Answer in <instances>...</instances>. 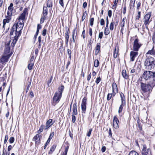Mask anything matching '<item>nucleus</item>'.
<instances>
[{"mask_svg": "<svg viewBox=\"0 0 155 155\" xmlns=\"http://www.w3.org/2000/svg\"><path fill=\"white\" fill-rule=\"evenodd\" d=\"M100 25H105V21L103 18H101L100 20Z\"/></svg>", "mask_w": 155, "mask_h": 155, "instance_id": "41", "label": "nucleus"}, {"mask_svg": "<svg viewBox=\"0 0 155 155\" xmlns=\"http://www.w3.org/2000/svg\"><path fill=\"white\" fill-rule=\"evenodd\" d=\"M140 87L142 91L144 93L148 92L149 93L152 89V86H154L155 85L154 84H146L142 82L140 83Z\"/></svg>", "mask_w": 155, "mask_h": 155, "instance_id": "5", "label": "nucleus"}, {"mask_svg": "<svg viewBox=\"0 0 155 155\" xmlns=\"http://www.w3.org/2000/svg\"><path fill=\"white\" fill-rule=\"evenodd\" d=\"M13 4L12 3H11L10 4V5L8 6V11H10L11 12H12L13 10Z\"/></svg>", "mask_w": 155, "mask_h": 155, "instance_id": "34", "label": "nucleus"}, {"mask_svg": "<svg viewBox=\"0 0 155 155\" xmlns=\"http://www.w3.org/2000/svg\"><path fill=\"white\" fill-rule=\"evenodd\" d=\"M112 97V94H108L107 96V99L108 101L110 100Z\"/></svg>", "mask_w": 155, "mask_h": 155, "instance_id": "43", "label": "nucleus"}, {"mask_svg": "<svg viewBox=\"0 0 155 155\" xmlns=\"http://www.w3.org/2000/svg\"><path fill=\"white\" fill-rule=\"evenodd\" d=\"M5 18L3 20V28H4L6 24V23H9L12 19V16H5Z\"/></svg>", "mask_w": 155, "mask_h": 155, "instance_id": "17", "label": "nucleus"}, {"mask_svg": "<svg viewBox=\"0 0 155 155\" xmlns=\"http://www.w3.org/2000/svg\"><path fill=\"white\" fill-rule=\"evenodd\" d=\"M75 115H74L72 114V122L73 123H74L76 121V117L75 116Z\"/></svg>", "mask_w": 155, "mask_h": 155, "instance_id": "51", "label": "nucleus"}, {"mask_svg": "<svg viewBox=\"0 0 155 155\" xmlns=\"http://www.w3.org/2000/svg\"><path fill=\"white\" fill-rule=\"evenodd\" d=\"M8 41L6 42L5 43V47L4 49V54L7 55L8 54L10 55V56L12 55V53H10V39L8 38Z\"/></svg>", "mask_w": 155, "mask_h": 155, "instance_id": "7", "label": "nucleus"}, {"mask_svg": "<svg viewBox=\"0 0 155 155\" xmlns=\"http://www.w3.org/2000/svg\"><path fill=\"white\" fill-rule=\"evenodd\" d=\"M108 16L110 18L112 15V11L110 10H109L108 11Z\"/></svg>", "mask_w": 155, "mask_h": 155, "instance_id": "55", "label": "nucleus"}, {"mask_svg": "<svg viewBox=\"0 0 155 155\" xmlns=\"http://www.w3.org/2000/svg\"><path fill=\"white\" fill-rule=\"evenodd\" d=\"M120 97L121 100V103H125V98L124 94L121 93H120Z\"/></svg>", "mask_w": 155, "mask_h": 155, "instance_id": "30", "label": "nucleus"}, {"mask_svg": "<svg viewBox=\"0 0 155 155\" xmlns=\"http://www.w3.org/2000/svg\"><path fill=\"white\" fill-rule=\"evenodd\" d=\"M115 23L114 22H112L111 23L110 25V29H113L114 28V25Z\"/></svg>", "mask_w": 155, "mask_h": 155, "instance_id": "46", "label": "nucleus"}, {"mask_svg": "<svg viewBox=\"0 0 155 155\" xmlns=\"http://www.w3.org/2000/svg\"><path fill=\"white\" fill-rule=\"evenodd\" d=\"M77 103H74L73 105V115H76L78 114L77 109Z\"/></svg>", "mask_w": 155, "mask_h": 155, "instance_id": "18", "label": "nucleus"}, {"mask_svg": "<svg viewBox=\"0 0 155 155\" xmlns=\"http://www.w3.org/2000/svg\"><path fill=\"white\" fill-rule=\"evenodd\" d=\"M86 11H85L83 13L82 17V18L81 20L82 21H83L84 19H85L86 15L85 14L86 13Z\"/></svg>", "mask_w": 155, "mask_h": 155, "instance_id": "45", "label": "nucleus"}, {"mask_svg": "<svg viewBox=\"0 0 155 155\" xmlns=\"http://www.w3.org/2000/svg\"><path fill=\"white\" fill-rule=\"evenodd\" d=\"M118 53V50L116 49V48H115L114 49V50L113 53V57L114 58H116L117 57Z\"/></svg>", "mask_w": 155, "mask_h": 155, "instance_id": "28", "label": "nucleus"}, {"mask_svg": "<svg viewBox=\"0 0 155 155\" xmlns=\"http://www.w3.org/2000/svg\"><path fill=\"white\" fill-rule=\"evenodd\" d=\"M146 54L154 55L155 54V51L153 47L151 50H149Z\"/></svg>", "mask_w": 155, "mask_h": 155, "instance_id": "26", "label": "nucleus"}, {"mask_svg": "<svg viewBox=\"0 0 155 155\" xmlns=\"http://www.w3.org/2000/svg\"><path fill=\"white\" fill-rule=\"evenodd\" d=\"M28 9L27 8H25L23 11V12L19 16L18 19L19 20H24L25 18L26 14L27 12Z\"/></svg>", "mask_w": 155, "mask_h": 155, "instance_id": "14", "label": "nucleus"}, {"mask_svg": "<svg viewBox=\"0 0 155 155\" xmlns=\"http://www.w3.org/2000/svg\"><path fill=\"white\" fill-rule=\"evenodd\" d=\"M92 130V129H90L89 130V131L87 133V136L88 137H89L90 136Z\"/></svg>", "mask_w": 155, "mask_h": 155, "instance_id": "49", "label": "nucleus"}, {"mask_svg": "<svg viewBox=\"0 0 155 155\" xmlns=\"http://www.w3.org/2000/svg\"><path fill=\"white\" fill-rule=\"evenodd\" d=\"M129 155H139L138 153L135 151L133 150L130 152Z\"/></svg>", "mask_w": 155, "mask_h": 155, "instance_id": "37", "label": "nucleus"}, {"mask_svg": "<svg viewBox=\"0 0 155 155\" xmlns=\"http://www.w3.org/2000/svg\"><path fill=\"white\" fill-rule=\"evenodd\" d=\"M126 12V7L125 5L124 6L123 10V13L124 14H125Z\"/></svg>", "mask_w": 155, "mask_h": 155, "instance_id": "62", "label": "nucleus"}, {"mask_svg": "<svg viewBox=\"0 0 155 155\" xmlns=\"http://www.w3.org/2000/svg\"><path fill=\"white\" fill-rule=\"evenodd\" d=\"M47 5L48 7H51L53 5V2L52 0H48L47 2Z\"/></svg>", "mask_w": 155, "mask_h": 155, "instance_id": "27", "label": "nucleus"}, {"mask_svg": "<svg viewBox=\"0 0 155 155\" xmlns=\"http://www.w3.org/2000/svg\"><path fill=\"white\" fill-rule=\"evenodd\" d=\"M34 63H31L29 64L28 65V68L29 70H31L32 69Z\"/></svg>", "mask_w": 155, "mask_h": 155, "instance_id": "38", "label": "nucleus"}, {"mask_svg": "<svg viewBox=\"0 0 155 155\" xmlns=\"http://www.w3.org/2000/svg\"><path fill=\"white\" fill-rule=\"evenodd\" d=\"M103 36V32H101L99 33V38H102Z\"/></svg>", "mask_w": 155, "mask_h": 155, "instance_id": "61", "label": "nucleus"}, {"mask_svg": "<svg viewBox=\"0 0 155 155\" xmlns=\"http://www.w3.org/2000/svg\"><path fill=\"white\" fill-rule=\"evenodd\" d=\"M68 54L69 56V58H70V60L71 59V51L70 49H68L67 50Z\"/></svg>", "mask_w": 155, "mask_h": 155, "instance_id": "42", "label": "nucleus"}, {"mask_svg": "<svg viewBox=\"0 0 155 155\" xmlns=\"http://www.w3.org/2000/svg\"><path fill=\"white\" fill-rule=\"evenodd\" d=\"M52 79V76H51L50 79L48 80V82H47V84L48 85V86H49V84L51 82V81Z\"/></svg>", "mask_w": 155, "mask_h": 155, "instance_id": "54", "label": "nucleus"}, {"mask_svg": "<svg viewBox=\"0 0 155 155\" xmlns=\"http://www.w3.org/2000/svg\"><path fill=\"white\" fill-rule=\"evenodd\" d=\"M46 33V30H43L42 31V35L44 36H45Z\"/></svg>", "mask_w": 155, "mask_h": 155, "instance_id": "64", "label": "nucleus"}, {"mask_svg": "<svg viewBox=\"0 0 155 155\" xmlns=\"http://www.w3.org/2000/svg\"><path fill=\"white\" fill-rule=\"evenodd\" d=\"M54 135V132H51L49 137L48 139L51 140V139L52 138Z\"/></svg>", "mask_w": 155, "mask_h": 155, "instance_id": "52", "label": "nucleus"}, {"mask_svg": "<svg viewBox=\"0 0 155 155\" xmlns=\"http://www.w3.org/2000/svg\"><path fill=\"white\" fill-rule=\"evenodd\" d=\"M94 21V18H91L90 20V25L91 26H92Z\"/></svg>", "mask_w": 155, "mask_h": 155, "instance_id": "40", "label": "nucleus"}, {"mask_svg": "<svg viewBox=\"0 0 155 155\" xmlns=\"http://www.w3.org/2000/svg\"><path fill=\"white\" fill-rule=\"evenodd\" d=\"M45 17L43 16H42L41 20H40V22L41 23H42L44 22V21L45 20Z\"/></svg>", "mask_w": 155, "mask_h": 155, "instance_id": "53", "label": "nucleus"}, {"mask_svg": "<svg viewBox=\"0 0 155 155\" xmlns=\"http://www.w3.org/2000/svg\"><path fill=\"white\" fill-rule=\"evenodd\" d=\"M126 103H121V104L120 105L119 107L118 112L119 114L120 115L123 109V107L125 105Z\"/></svg>", "mask_w": 155, "mask_h": 155, "instance_id": "21", "label": "nucleus"}, {"mask_svg": "<svg viewBox=\"0 0 155 155\" xmlns=\"http://www.w3.org/2000/svg\"><path fill=\"white\" fill-rule=\"evenodd\" d=\"M142 77L145 80L151 84L155 83V73L149 71H144L142 75Z\"/></svg>", "mask_w": 155, "mask_h": 155, "instance_id": "1", "label": "nucleus"}, {"mask_svg": "<svg viewBox=\"0 0 155 155\" xmlns=\"http://www.w3.org/2000/svg\"><path fill=\"white\" fill-rule=\"evenodd\" d=\"M14 138L13 137H11L9 139V141L10 143H12L14 142Z\"/></svg>", "mask_w": 155, "mask_h": 155, "instance_id": "47", "label": "nucleus"}, {"mask_svg": "<svg viewBox=\"0 0 155 155\" xmlns=\"http://www.w3.org/2000/svg\"><path fill=\"white\" fill-rule=\"evenodd\" d=\"M119 121L116 116L114 117L113 125L114 127L116 129H117L119 127Z\"/></svg>", "mask_w": 155, "mask_h": 155, "instance_id": "15", "label": "nucleus"}, {"mask_svg": "<svg viewBox=\"0 0 155 155\" xmlns=\"http://www.w3.org/2000/svg\"><path fill=\"white\" fill-rule=\"evenodd\" d=\"M122 74L123 77L125 79H127L129 78V76L127 74L126 70H124L122 71Z\"/></svg>", "mask_w": 155, "mask_h": 155, "instance_id": "23", "label": "nucleus"}, {"mask_svg": "<svg viewBox=\"0 0 155 155\" xmlns=\"http://www.w3.org/2000/svg\"><path fill=\"white\" fill-rule=\"evenodd\" d=\"M142 155H152L150 149L147 148L145 145H143L142 151Z\"/></svg>", "mask_w": 155, "mask_h": 155, "instance_id": "10", "label": "nucleus"}, {"mask_svg": "<svg viewBox=\"0 0 155 155\" xmlns=\"http://www.w3.org/2000/svg\"><path fill=\"white\" fill-rule=\"evenodd\" d=\"M101 43H97L96 46L95 48V54L97 55L100 52L101 48Z\"/></svg>", "mask_w": 155, "mask_h": 155, "instance_id": "19", "label": "nucleus"}, {"mask_svg": "<svg viewBox=\"0 0 155 155\" xmlns=\"http://www.w3.org/2000/svg\"><path fill=\"white\" fill-rule=\"evenodd\" d=\"M139 40L138 38H136L134 40V42L133 50L135 51H138L139 48L141 47V45L138 43Z\"/></svg>", "mask_w": 155, "mask_h": 155, "instance_id": "9", "label": "nucleus"}, {"mask_svg": "<svg viewBox=\"0 0 155 155\" xmlns=\"http://www.w3.org/2000/svg\"><path fill=\"white\" fill-rule=\"evenodd\" d=\"M101 150L102 152H104L106 150V147L105 146L101 148Z\"/></svg>", "mask_w": 155, "mask_h": 155, "instance_id": "63", "label": "nucleus"}, {"mask_svg": "<svg viewBox=\"0 0 155 155\" xmlns=\"http://www.w3.org/2000/svg\"><path fill=\"white\" fill-rule=\"evenodd\" d=\"M56 145L55 144H54L51 147L50 150L49 152V153H52L53 151L55 150L56 147Z\"/></svg>", "mask_w": 155, "mask_h": 155, "instance_id": "31", "label": "nucleus"}, {"mask_svg": "<svg viewBox=\"0 0 155 155\" xmlns=\"http://www.w3.org/2000/svg\"><path fill=\"white\" fill-rule=\"evenodd\" d=\"M6 16H12V12L8 11L7 12V15Z\"/></svg>", "mask_w": 155, "mask_h": 155, "instance_id": "48", "label": "nucleus"}, {"mask_svg": "<svg viewBox=\"0 0 155 155\" xmlns=\"http://www.w3.org/2000/svg\"><path fill=\"white\" fill-rule=\"evenodd\" d=\"M45 126L44 125H41L38 131V134H40L41 132H42L43 130V129H45Z\"/></svg>", "mask_w": 155, "mask_h": 155, "instance_id": "33", "label": "nucleus"}, {"mask_svg": "<svg viewBox=\"0 0 155 155\" xmlns=\"http://www.w3.org/2000/svg\"><path fill=\"white\" fill-rule=\"evenodd\" d=\"M40 135L38 134H36L33 139V140L35 141L36 143L38 142L40 140Z\"/></svg>", "mask_w": 155, "mask_h": 155, "instance_id": "24", "label": "nucleus"}, {"mask_svg": "<svg viewBox=\"0 0 155 155\" xmlns=\"http://www.w3.org/2000/svg\"><path fill=\"white\" fill-rule=\"evenodd\" d=\"M140 4L141 3L140 2H139L137 4V9L138 10V11H139V8L140 7Z\"/></svg>", "mask_w": 155, "mask_h": 155, "instance_id": "57", "label": "nucleus"}, {"mask_svg": "<svg viewBox=\"0 0 155 155\" xmlns=\"http://www.w3.org/2000/svg\"><path fill=\"white\" fill-rule=\"evenodd\" d=\"M104 34L105 35H108L110 33L109 30H104Z\"/></svg>", "mask_w": 155, "mask_h": 155, "instance_id": "59", "label": "nucleus"}, {"mask_svg": "<svg viewBox=\"0 0 155 155\" xmlns=\"http://www.w3.org/2000/svg\"><path fill=\"white\" fill-rule=\"evenodd\" d=\"M99 62L97 59H95L94 61V66L95 67H97L98 66Z\"/></svg>", "mask_w": 155, "mask_h": 155, "instance_id": "36", "label": "nucleus"}, {"mask_svg": "<svg viewBox=\"0 0 155 155\" xmlns=\"http://www.w3.org/2000/svg\"><path fill=\"white\" fill-rule=\"evenodd\" d=\"M2 155H9V153L6 150L5 151V149H4Z\"/></svg>", "mask_w": 155, "mask_h": 155, "instance_id": "44", "label": "nucleus"}, {"mask_svg": "<svg viewBox=\"0 0 155 155\" xmlns=\"http://www.w3.org/2000/svg\"><path fill=\"white\" fill-rule=\"evenodd\" d=\"M48 14V9L47 7H44L42 16L45 17Z\"/></svg>", "mask_w": 155, "mask_h": 155, "instance_id": "25", "label": "nucleus"}, {"mask_svg": "<svg viewBox=\"0 0 155 155\" xmlns=\"http://www.w3.org/2000/svg\"><path fill=\"white\" fill-rule=\"evenodd\" d=\"M91 73H90L87 77V80L88 81H89L90 80V79H91Z\"/></svg>", "mask_w": 155, "mask_h": 155, "instance_id": "58", "label": "nucleus"}, {"mask_svg": "<svg viewBox=\"0 0 155 155\" xmlns=\"http://www.w3.org/2000/svg\"><path fill=\"white\" fill-rule=\"evenodd\" d=\"M151 16V12H148L144 16L143 18V21L144 22V25H143V28H146L148 29L147 26L152 20V18H150Z\"/></svg>", "mask_w": 155, "mask_h": 155, "instance_id": "6", "label": "nucleus"}, {"mask_svg": "<svg viewBox=\"0 0 155 155\" xmlns=\"http://www.w3.org/2000/svg\"><path fill=\"white\" fill-rule=\"evenodd\" d=\"M70 33L69 30H67L65 33V38L66 40V44H68L69 38V34Z\"/></svg>", "mask_w": 155, "mask_h": 155, "instance_id": "20", "label": "nucleus"}, {"mask_svg": "<svg viewBox=\"0 0 155 155\" xmlns=\"http://www.w3.org/2000/svg\"><path fill=\"white\" fill-rule=\"evenodd\" d=\"M20 30L17 31V30H12L10 33L11 36H13L14 38L13 39V41L12 43V45L13 47L15 45V44L17 41L18 38L21 35V31Z\"/></svg>", "mask_w": 155, "mask_h": 155, "instance_id": "4", "label": "nucleus"}, {"mask_svg": "<svg viewBox=\"0 0 155 155\" xmlns=\"http://www.w3.org/2000/svg\"><path fill=\"white\" fill-rule=\"evenodd\" d=\"M75 32V30H74L72 32V38L73 39V41L74 42H75V40H74V35Z\"/></svg>", "mask_w": 155, "mask_h": 155, "instance_id": "56", "label": "nucleus"}, {"mask_svg": "<svg viewBox=\"0 0 155 155\" xmlns=\"http://www.w3.org/2000/svg\"><path fill=\"white\" fill-rule=\"evenodd\" d=\"M155 65V59L150 56H146V58L144 61V65L146 69L150 70L153 68Z\"/></svg>", "mask_w": 155, "mask_h": 155, "instance_id": "3", "label": "nucleus"}, {"mask_svg": "<svg viewBox=\"0 0 155 155\" xmlns=\"http://www.w3.org/2000/svg\"><path fill=\"white\" fill-rule=\"evenodd\" d=\"M24 26V23L22 22H18L14 24L12 29H22Z\"/></svg>", "mask_w": 155, "mask_h": 155, "instance_id": "12", "label": "nucleus"}, {"mask_svg": "<svg viewBox=\"0 0 155 155\" xmlns=\"http://www.w3.org/2000/svg\"><path fill=\"white\" fill-rule=\"evenodd\" d=\"M112 86L113 91H114L115 92H118V88L115 82L113 83Z\"/></svg>", "mask_w": 155, "mask_h": 155, "instance_id": "22", "label": "nucleus"}, {"mask_svg": "<svg viewBox=\"0 0 155 155\" xmlns=\"http://www.w3.org/2000/svg\"><path fill=\"white\" fill-rule=\"evenodd\" d=\"M118 0H114V4L112 6V8L113 9H115L117 7V4L118 2Z\"/></svg>", "mask_w": 155, "mask_h": 155, "instance_id": "35", "label": "nucleus"}, {"mask_svg": "<svg viewBox=\"0 0 155 155\" xmlns=\"http://www.w3.org/2000/svg\"><path fill=\"white\" fill-rule=\"evenodd\" d=\"M54 121H53L52 119H49L47 120L46 123L45 130L48 129L54 123Z\"/></svg>", "mask_w": 155, "mask_h": 155, "instance_id": "16", "label": "nucleus"}, {"mask_svg": "<svg viewBox=\"0 0 155 155\" xmlns=\"http://www.w3.org/2000/svg\"><path fill=\"white\" fill-rule=\"evenodd\" d=\"M87 99L86 97H84L83 100L81 103V107L82 113H85L86 109V104Z\"/></svg>", "mask_w": 155, "mask_h": 155, "instance_id": "11", "label": "nucleus"}, {"mask_svg": "<svg viewBox=\"0 0 155 155\" xmlns=\"http://www.w3.org/2000/svg\"><path fill=\"white\" fill-rule=\"evenodd\" d=\"M10 57V55H5L3 54L0 58V63L2 64L5 65L6 63L8 61V59Z\"/></svg>", "mask_w": 155, "mask_h": 155, "instance_id": "8", "label": "nucleus"}, {"mask_svg": "<svg viewBox=\"0 0 155 155\" xmlns=\"http://www.w3.org/2000/svg\"><path fill=\"white\" fill-rule=\"evenodd\" d=\"M64 88V86L61 85L58 87V91L54 93L52 98V104L53 105L55 106L56 104L58 103L60 101Z\"/></svg>", "mask_w": 155, "mask_h": 155, "instance_id": "2", "label": "nucleus"}, {"mask_svg": "<svg viewBox=\"0 0 155 155\" xmlns=\"http://www.w3.org/2000/svg\"><path fill=\"white\" fill-rule=\"evenodd\" d=\"M138 14L137 15H136L135 18V20L136 21H138L140 18V17L141 12L140 11H138Z\"/></svg>", "mask_w": 155, "mask_h": 155, "instance_id": "29", "label": "nucleus"}, {"mask_svg": "<svg viewBox=\"0 0 155 155\" xmlns=\"http://www.w3.org/2000/svg\"><path fill=\"white\" fill-rule=\"evenodd\" d=\"M59 4L62 6L63 7L64 3H63V0H60L59 2Z\"/></svg>", "mask_w": 155, "mask_h": 155, "instance_id": "60", "label": "nucleus"}, {"mask_svg": "<svg viewBox=\"0 0 155 155\" xmlns=\"http://www.w3.org/2000/svg\"><path fill=\"white\" fill-rule=\"evenodd\" d=\"M101 81V78L100 77H98L97 78L95 82L97 84H98Z\"/></svg>", "mask_w": 155, "mask_h": 155, "instance_id": "50", "label": "nucleus"}, {"mask_svg": "<svg viewBox=\"0 0 155 155\" xmlns=\"http://www.w3.org/2000/svg\"><path fill=\"white\" fill-rule=\"evenodd\" d=\"M135 0H131L130 4V9H132L134 5V4L135 2Z\"/></svg>", "mask_w": 155, "mask_h": 155, "instance_id": "32", "label": "nucleus"}, {"mask_svg": "<svg viewBox=\"0 0 155 155\" xmlns=\"http://www.w3.org/2000/svg\"><path fill=\"white\" fill-rule=\"evenodd\" d=\"M138 54V53L137 51H131L130 53V61H133L135 58H136Z\"/></svg>", "mask_w": 155, "mask_h": 155, "instance_id": "13", "label": "nucleus"}, {"mask_svg": "<svg viewBox=\"0 0 155 155\" xmlns=\"http://www.w3.org/2000/svg\"><path fill=\"white\" fill-rule=\"evenodd\" d=\"M69 148L68 146H67L65 148V149L64 152H63L62 155H67Z\"/></svg>", "mask_w": 155, "mask_h": 155, "instance_id": "39", "label": "nucleus"}]
</instances>
